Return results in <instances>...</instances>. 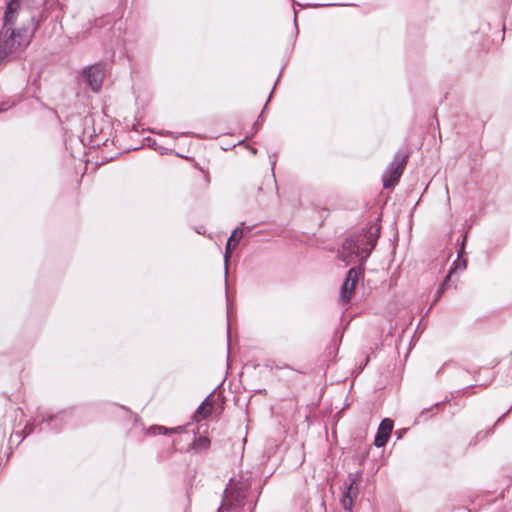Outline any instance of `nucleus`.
Segmentation results:
<instances>
[{
  "label": "nucleus",
  "mask_w": 512,
  "mask_h": 512,
  "mask_svg": "<svg viewBox=\"0 0 512 512\" xmlns=\"http://www.w3.org/2000/svg\"><path fill=\"white\" fill-rule=\"evenodd\" d=\"M33 28L34 19L31 13L22 8L19 0L10 1L0 31V61L26 47Z\"/></svg>",
  "instance_id": "1"
},
{
  "label": "nucleus",
  "mask_w": 512,
  "mask_h": 512,
  "mask_svg": "<svg viewBox=\"0 0 512 512\" xmlns=\"http://www.w3.org/2000/svg\"><path fill=\"white\" fill-rule=\"evenodd\" d=\"M379 229L374 228L363 236H354L343 243L340 259L347 265L364 262L376 245Z\"/></svg>",
  "instance_id": "2"
},
{
  "label": "nucleus",
  "mask_w": 512,
  "mask_h": 512,
  "mask_svg": "<svg viewBox=\"0 0 512 512\" xmlns=\"http://www.w3.org/2000/svg\"><path fill=\"white\" fill-rule=\"evenodd\" d=\"M358 279L359 271L355 268H351L341 286L340 300L342 303L347 304L351 301Z\"/></svg>",
  "instance_id": "3"
},
{
  "label": "nucleus",
  "mask_w": 512,
  "mask_h": 512,
  "mask_svg": "<svg viewBox=\"0 0 512 512\" xmlns=\"http://www.w3.org/2000/svg\"><path fill=\"white\" fill-rule=\"evenodd\" d=\"M405 162L406 157H403L400 162H395L391 165L383 177V185L385 188H391L398 182L400 176L402 175Z\"/></svg>",
  "instance_id": "4"
},
{
  "label": "nucleus",
  "mask_w": 512,
  "mask_h": 512,
  "mask_svg": "<svg viewBox=\"0 0 512 512\" xmlns=\"http://www.w3.org/2000/svg\"><path fill=\"white\" fill-rule=\"evenodd\" d=\"M87 83L93 91H98L104 79V71L101 66H92L84 71Z\"/></svg>",
  "instance_id": "5"
},
{
  "label": "nucleus",
  "mask_w": 512,
  "mask_h": 512,
  "mask_svg": "<svg viewBox=\"0 0 512 512\" xmlns=\"http://www.w3.org/2000/svg\"><path fill=\"white\" fill-rule=\"evenodd\" d=\"M392 429H393L392 420H390L388 418L383 419L382 422L380 423L377 435L374 440L375 446H377V447L384 446L390 437Z\"/></svg>",
  "instance_id": "6"
},
{
  "label": "nucleus",
  "mask_w": 512,
  "mask_h": 512,
  "mask_svg": "<svg viewBox=\"0 0 512 512\" xmlns=\"http://www.w3.org/2000/svg\"><path fill=\"white\" fill-rule=\"evenodd\" d=\"M358 492H359L358 479L355 476L351 480V483H350L349 487L347 488L345 495L342 498V506L344 507V509L351 510V508L353 506L354 499L357 497Z\"/></svg>",
  "instance_id": "7"
},
{
  "label": "nucleus",
  "mask_w": 512,
  "mask_h": 512,
  "mask_svg": "<svg viewBox=\"0 0 512 512\" xmlns=\"http://www.w3.org/2000/svg\"><path fill=\"white\" fill-rule=\"evenodd\" d=\"M242 237H243V230L241 228H236L232 232L230 238L228 239L227 245H226L225 256H224L226 267L228 266V261H229V258L231 257L232 250L237 246V244L242 239Z\"/></svg>",
  "instance_id": "8"
},
{
  "label": "nucleus",
  "mask_w": 512,
  "mask_h": 512,
  "mask_svg": "<svg viewBox=\"0 0 512 512\" xmlns=\"http://www.w3.org/2000/svg\"><path fill=\"white\" fill-rule=\"evenodd\" d=\"M213 410V404L210 398H206L195 412L194 418L198 421L207 418Z\"/></svg>",
  "instance_id": "9"
},
{
  "label": "nucleus",
  "mask_w": 512,
  "mask_h": 512,
  "mask_svg": "<svg viewBox=\"0 0 512 512\" xmlns=\"http://www.w3.org/2000/svg\"><path fill=\"white\" fill-rule=\"evenodd\" d=\"M465 268H466V261H465V260H463V261L456 260V261L453 263V266L451 267V269H450V271H449L448 275L446 276V278H445V281H444L443 285L441 286V288H440V289H439V291H438V295H437V297H436L435 301H437V300L441 297V294H442V293H443V291H444L445 285H446V283L449 281V279H450L451 275H452L456 270H458V269L463 270V269H465Z\"/></svg>",
  "instance_id": "10"
},
{
  "label": "nucleus",
  "mask_w": 512,
  "mask_h": 512,
  "mask_svg": "<svg viewBox=\"0 0 512 512\" xmlns=\"http://www.w3.org/2000/svg\"><path fill=\"white\" fill-rule=\"evenodd\" d=\"M210 441L206 437H199L197 440H195L193 447L196 450H205L209 447Z\"/></svg>",
  "instance_id": "11"
},
{
  "label": "nucleus",
  "mask_w": 512,
  "mask_h": 512,
  "mask_svg": "<svg viewBox=\"0 0 512 512\" xmlns=\"http://www.w3.org/2000/svg\"><path fill=\"white\" fill-rule=\"evenodd\" d=\"M167 429L163 426H157L154 428V432L155 433H159V434H164V433H167Z\"/></svg>",
  "instance_id": "12"
},
{
  "label": "nucleus",
  "mask_w": 512,
  "mask_h": 512,
  "mask_svg": "<svg viewBox=\"0 0 512 512\" xmlns=\"http://www.w3.org/2000/svg\"><path fill=\"white\" fill-rule=\"evenodd\" d=\"M178 429H179V428H174V429H172L171 431H172V432H176Z\"/></svg>",
  "instance_id": "13"
}]
</instances>
